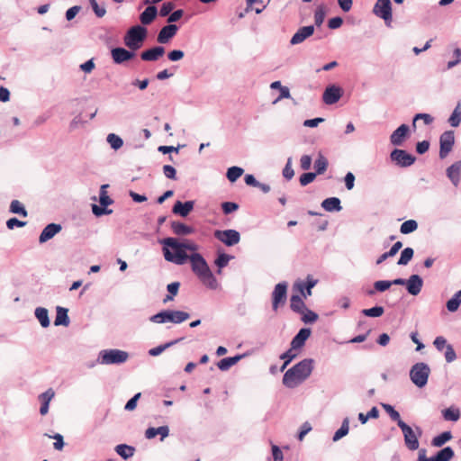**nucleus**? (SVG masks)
<instances>
[{
    "mask_svg": "<svg viewBox=\"0 0 461 461\" xmlns=\"http://www.w3.org/2000/svg\"><path fill=\"white\" fill-rule=\"evenodd\" d=\"M313 368L314 360L312 358L303 359L284 374V385L291 389L296 387L311 375Z\"/></svg>",
    "mask_w": 461,
    "mask_h": 461,
    "instance_id": "f257e3e1",
    "label": "nucleus"
},
{
    "mask_svg": "<svg viewBox=\"0 0 461 461\" xmlns=\"http://www.w3.org/2000/svg\"><path fill=\"white\" fill-rule=\"evenodd\" d=\"M188 259L192 271L201 283L211 290H216L219 287V283L204 258L200 253L194 252L188 256Z\"/></svg>",
    "mask_w": 461,
    "mask_h": 461,
    "instance_id": "f03ea898",
    "label": "nucleus"
},
{
    "mask_svg": "<svg viewBox=\"0 0 461 461\" xmlns=\"http://www.w3.org/2000/svg\"><path fill=\"white\" fill-rule=\"evenodd\" d=\"M161 243L164 245L162 251L167 261L179 266L187 261L188 255L185 251H183L182 242H179L176 238H166Z\"/></svg>",
    "mask_w": 461,
    "mask_h": 461,
    "instance_id": "7ed1b4c3",
    "label": "nucleus"
},
{
    "mask_svg": "<svg viewBox=\"0 0 461 461\" xmlns=\"http://www.w3.org/2000/svg\"><path fill=\"white\" fill-rule=\"evenodd\" d=\"M190 318V314L186 312L177 310H165L161 311L149 318V321L154 323H166L172 322L180 324Z\"/></svg>",
    "mask_w": 461,
    "mask_h": 461,
    "instance_id": "20e7f679",
    "label": "nucleus"
},
{
    "mask_svg": "<svg viewBox=\"0 0 461 461\" xmlns=\"http://www.w3.org/2000/svg\"><path fill=\"white\" fill-rule=\"evenodd\" d=\"M148 31L142 25H134L131 27L124 35V44L132 50H137L141 47L142 42L147 38Z\"/></svg>",
    "mask_w": 461,
    "mask_h": 461,
    "instance_id": "39448f33",
    "label": "nucleus"
},
{
    "mask_svg": "<svg viewBox=\"0 0 461 461\" xmlns=\"http://www.w3.org/2000/svg\"><path fill=\"white\" fill-rule=\"evenodd\" d=\"M129 358V353L117 349H103L98 354L97 361L102 365H120L126 362Z\"/></svg>",
    "mask_w": 461,
    "mask_h": 461,
    "instance_id": "423d86ee",
    "label": "nucleus"
},
{
    "mask_svg": "<svg viewBox=\"0 0 461 461\" xmlns=\"http://www.w3.org/2000/svg\"><path fill=\"white\" fill-rule=\"evenodd\" d=\"M400 429L402 431L404 443L408 449L414 451L420 447L419 438L422 435V429L419 426H415L414 429L405 422H401Z\"/></svg>",
    "mask_w": 461,
    "mask_h": 461,
    "instance_id": "0eeeda50",
    "label": "nucleus"
},
{
    "mask_svg": "<svg viewBox=\"0 0 461 461\" xmlns=\"http://www.w3.org/2000/svg\"><path fill=\"white\" fill-rule=\"evenodd\" d=\"M430 374V368L428 364L419 362L414 364L410 370V378L411 382L419 388L424 387Z\"/></svg>",
    "mask_w": 461,
    "mask_h": 461,
    "instance_id": "6e6552de",
    "label": "nucleus"
},
{
    "mask_svg": "<svg viewBox=\"0 0 461 461\" xmlns=\"http://www.w3.org/2000/svg\"><path fill=\"white\" fill-rule=\"evenodd\" d=\"M109 185L107 184L101 185L99 194L100 205L95 203L92 204V212L96 217L111 214L113 212L112 209L107 208L109 205L113 203V200L107 194L106 188Z\"/></svg>",
    "mask_w": 461,
    "mask_h": 461,
    "instance_id": "1a4fd4ad",
    "label": "nucleus"
},
{
    "mask_svg": "<svg viewBox=\"0 0 461 461\" xmlns=\"http://www.w3.org/2000/svg\"><path fill=\"white\" fill-rule=\"evenodd\" d=\"M391 0H376L373 7V14L383 19L388 25L393 19Z\"/></svg>",
    "mask_w": 461,
    "mask_h": 461,
    "instance_id": "9d476101",
    "label": "nucleus"
},
{
    "mask_svg": "<svg viewBox=\"0 0 461 461\" xmlns=\"http://www.w3.org/2000/svg\"><path fill=\"white\" fill-rule=\"evenodd\" d=\"M287 287L288 284L285 281L276 285L272 292V308L274 311H277L280 306L285 303L287 299Z\"/></svg>",
    "mask_w": 461,
    "mask_h": 461,
    "instance_id": "9b49d317",
    "label": "nucleus"
},
{
    "mask_svg": "<svg viewBox=\"0 0 461 461\" xmlns=\"http://www.w3.org/2000/svg\"><path fill=\"white\" fill-rule=\"evenodd\" d=\"M390 158L393 162L401 167H411L416 161V158L413 155L408 153L404 149H394L390 154Z\"/></svg>",
    "mask_w": 461,
    "mask_h": 461,
    "instance_id": "f8f14e48",
    "label": "nucleus"
},
{
    "mask_svg": "<svg viewBox=\"0 0 461 461\" xmlns=\"http://www.w3.org/2000/svg\"><path fill=\"white\" fill-rule=\"evenodd\" d=\"M455 144L453 131H446L439 137V158H445L452 150Z\"/></svg>",
    "mask_w": 461,
    "mask_h": 461,
    "instance_id": "ddd939ff",
    "label": "nucleus"
},
{
    "mask_svg": "<svg viewBox=\"0 0 461 461\" xmlns=\"http://www.w3.org/2000/svg\"><path fill=\"white\" fill-rule=\"evenodd\" d=\"M214 237L228 247L234 246L240 240V232L232 229L215 230Z\"/></svg>",
    "mask_w": 461,
    "mask_h": 461,
    "instance_id": "4468645a",
    "label": "nucleus"
},
{
    "mask_svg": "<svg viewBox=\"0 0 461 461\" xmlns=\"http://www.w3.org/2000/svg\"><path fill=\"white\" fill-rule=\"evenodd\" d=\"M342 95V89L335 85H331L326 87L323 92L322 100L326 104H336Z\"/></svg>",
    "mask_w": 461,
    "mask_h": 461,
    "instance_id": "2eb2a0df",
    "label": "nucleus"
},
{
    "mask_svg": "<svg viewBox=\"0 0 461 461\" xmlns=\"http://www.w3.org/2000/svg\"><path fill=\"white\" fill-rule=\"evenodd\" d=\"M409 126L407 124L400 125L390 136V141L394 146H402L409 136Z\"/></svg>",
    "mask_w": 461,
    "mask_h": 461,
    "instance_id": "dca6fc26",
    "label": "nucleus"
},
{
    "mask_svg": "<svg viewBox=\"0 0 461 461\" xmlns=\"http://www.w3.org/2000/svg\"><path fill=\"white\" fill-rule=\"evenodd\" d=\"M111 55L115 64H122L131 59L135 56V53L122 47H117L112 50Z\"/></svg>",
    "mask_w": 461,
    "mask_h": 461,
    "instance_id": "f3484780",
    "label": "nucleus"
},
{
    "mask_svg": "<svg viewBox=\"0 0 461 461\" xmlns=\"http://www.w3.org/2000/svg\"><path fill=\"white\" fill-rule=\"evenodd\" d=\"M178 26L176 24H167L159 31L157 41L160 44L167 43L177 32Z\"/></svg>",
    "mask_w": 461,
    "mask_h": 461,
    "instance_id": "a211bd4d",
    "label": "nucleus"
},
{
    "mask_svg": "<svg viewBox=\"0 0 461 461\" xmlns=\"http://www.w3.org/2000/svg\"><path fill=\"white\" fill-rule=\"evenodd\" d=\"M422 286L423 279L419 275H411L407 279L406 289L411 295H418L420 293Z\"/></svg>",
    "mask_w": 461,
    "mask_h": 461,
    "instance_id": "6ab92c4d",
    "label": "nucleus"
},
{
    "mask_svg": "<svg viewBox=\"0 0 461 461\" xmlns=\"http://www.w3.org/2000/svg\"><path fill=\"white\" fill-rule=\"evenodd\" d=\"M314 32V26L313 25H308L301 27L291 38L290 43L292 45H297L302 43L303 41H305L307 38L312 36Z\"/></svg>",
    "mask_w": 461,
    "mask_h": 461,
    "instance_id": "aec40b11",
    "label": "nucleus"
},
{
    "mask_svg": "<svg viewBox=\"0 0 461 461\" xmlns=\"http://www.w3.org/2000/svg\"><path fill=\"white\" fill-rule=\"evenodd\" d=\"M165 53V48L162 46H154L145 50L140 53V59L144 61H156Z\"/></svg>",
    "mask_w": 461,
    "mask_h": 461,
    "instance_id": "412c9836",
    "label": "nucleus"
},
{
    "mask_svg": "<svg viewBox=\"0 0 461 461\" xmlns=\"http://www.w3.org/2000/svg\"><path fill=\"white\" fill-rule=\"evenodd\" d=\"M194 206V201H186L185 203L176 201L173 205L172 212L181 217H186L193 211Z\"/></svg>",
    "mask_w": 461,
    "mask_h": 461,
    "instance_id": "4be33fe9",
    "label": "nucleus"
},
{
    "mask_svg": "<svg viewBox=\"0 0 461 461\" xmlns=\"http://www.w3.org/2000/svg\"><path fill=\"white\" fill-rule=\"evenodd\" d=\"M311 329L309 328H302L298 333L292 339V341H291V347H292V349H300L302 348L307 339L310 337L311 335Z\"/></svg>",
    "mask_w": 461,
    "mask_h": 461,
    "instance_id": "5701e85b",
    "label": "nucleus"
},
{
    "mask_svg": "<svg viewBox=\"0 0 461 461\" xmlns=\"http://www.w3.org/2000/svg\"><path fill=\"white\" fill-rule=\"evenodd\" d=\"M62 227L58 223H50L48 224L41 231L39 237L40 243H45L50 239H52L57 233L61 230Z\"/></svg>",
    "mask_w": 461,
    "mask_h": 461,
    "instance_id": "b1692460",
    "label": "nucleus"
},
{
    "mask_svg": "<svg viewBox=\"0 0 461 461\" xmlns=\"http://www.w3.org/2000/svg\"><path fill=\"white\" fill-rule=\"evenodd\" d=\"M54 396L55 392L52 388H49L47 391H45L44 393H41L38 396V399L41 403V406L40 408L41 415L44 416L48 413L50 402L54 398Z\"/></svg>",
    "mask_w": 461,
    "mask_h": 461,
    "instance_id": "393cba45",
    "label": "nucleus"
},
{
    "mask_svg": "<svg viewBox=\"0 0 461 461\" xmlns=\"http://www.w3.org/2000/svg\"><path fill=\"white\" fill-rule=\"evenodd\" d=\"M447 176L455 186L458 185L461 179V161H456L447 168Z\"/></svg>",
    "mask_w": 461,
    "mask_h": 461,
    "instance_id": "a878e982",
    "label": "nucleus"
},
{
    "mask_svg": "<svg viewBox=\"0 0 461 461\" xmlns=\"http://www.w3.org/2000/svg\"><path fill=\"white\" fill-rule=\"evenodd\" d=\"M158 15V9L155 5H149L146 9L140 14V21L142 25L150 24Z\"/></svg>",
    "mask_w": 461,
    "mask_h": 461,
    "instance_id": "bb28decb",
    "label": "nucleus"
},
{
    "mask_svg": "<svg viewBox=\"0 0 461 461\" xmlns=\"http://www.w3.org/2000/svg\"><path fill=\"white\" fill-rule=\"evenodd\" d=\"M68 312V310L67 308H64L61 306H57L54 325L68 327L70 322Z\"/></svg>",
    "mask_w": 461,
    "mask_h": 461,
    "instance_id": "cd10ccee",
    "label": "nucleus"
},
{
    "mask_svg": "<svg viewBox=\"0 0 461 461\" xmlns=\"http://www.w3.org/2000/svg\"><path fill=\"white\" fill-rule=\"evenodd\" d=\"M321 207L326 212H339L342 210L341 202L338 197H329L322 201Z\"/></svg>",
    "mask_w": 461,
    "mask_h": 461,
    "instance_id": "c85d7f7f",
    "label": "nucleus"
},
{
    "mask_svg": "<svg viewBox=\"0 0 461 461\" xmlns=\"http://www.w3.org/2000/svg\"><path fill=\"white\" fill-rule=\"evenodd\" d=\"M317 280L312 278L311 276L307 277L306 283H296L295 286L300 291L302 295L304 298H307L312 294V289L316 285Z\"/></svg>",
    "mask_w": 461,
    "mask_h": 461,
    "instance_id": "c756f323",
    "label": "nucleus"
},
{
    "mask_svg": "<svg viewBox=\"0 0 461 461\" xmlns=\"http://www.w3.org/2000/svg\"><path fill=\"white\" fill-rule=\"evenodd\" d=\"M243 357L244 355H236L234 357L222 358L217 363V366L221 371H227L232 366L237 364Z\"/></svg>",
    "mask_w": 461,
    "mask_h": 461,
    "instance_id": "7c9ffc66",
    "label": "nucleus"
},
{
    "mask_svg": "<svg viewBox=\"0 0 461 461\" xmlns=\"http://www.w3.org/2000/svg\"><path fill=\"white\" fill-rule=\"evenodd\" d=\"M136 449L133 446L119 444L115 447V452L124 460L133 456Z\"/></svg>",
    "mask_w": 461,
    "mask_h": 461,
    "instance_id": "2f4dec72",
    "label": "nucleus"
},
{
    "mask_svg": "<svg viewBox=\"0 0 461 461\" xmlns=\"http://www.w3.org/2000/svg\"><path fill=\"white\" fill-rule=\"evenodd\" d=\"M34 315L39 321L42 328H48L50 324L49 312L44 307H37L34 311Z\"/></svg>",
    "mask_w": 461,
    "mask_h": 461,
    "instance_id": "473e14b6",
    "label": "nucleus"
},
{
    "mask_svg": "<svg viewBox=\"0 0 461 461\" xmlns=\"http://www.w3.org/2000/svg\"><path fill=\"white\" fill-rule=\"evenodd\" d=\"M183 339H184V338L182 337V338H178L176 339L171 340L169 342H167L165 344L158 345V347L150 348L148 353L151 357H157V356L160 355L162 352H164L166 349L179 343Z\"/></svg>",
    "mask_w": 461,
    "mask_h": 461,
    "instance_id": "72a5a7b5",
    "label": "nucleus"
},
{
    "mask_svg": "<svg viewBox=\"0 0 461 461\" xmlns=\"http://www.w3.org/2000/svg\"><path fill=\"white\" fill-rule=\"evenodd\" d=\"M290 308L296 313H303L306 305L300 295L293 294L290 298Z\"/></svg>",
    "mask_w": 461,
    "mask_h": 461,
    "instance_id": "f704fd0d",
    "label": "nucleus"
},
{
    "mask_svg": "<svg viewBox=\"0 0 461 461\" xmlns=\"http://www.w3.org/2000/svg\"><path fill=\"white\" fill-rule=\"evenodd\" d=\"M171 229L176 235H189L194 232V229L180 221H172Z\"/></svg>",
    "mask_w": 461,
    "mask_h": 461,
    "instance_id": "c9c22d12",
    "label": "nucleus"
},
{
    "mask_svg": "<svg viewBox=\"0 0 461 461\" xmlns=\"http://www.w3.org/2000/svg\"><path fill=\"white\" fill-rule=\"evenodd\" d=\"M392 286V283L389 280H379L374 283V288L366 291L368 296H373L375 292L383 293Z\"/></svg>",
    "mask_w": 461,
    "mask_h": 461,
    "instance_id": "e433bc0d",
    "label": "nucleus"
},
{
    "mask_svg": "<svg viewBox=\"0 0 461 461\" xmlns=\"http://www.w3.org/2000/svg\"><path fill=\"white\" fill-rule=\"evenodd\" d=\"M402 243L401 241L395 242L391 249L383 253L377 259H376V265H380L384 260H386L389 258H392L397 254V252L402 249Z\"/></svg>",
    "mask_w": 461,
    "mask_h": 461,
    "instance_id": "4c0bfd02",
    "label": "nucleus"
},
{
    "mask_svg": "<svg viewBox=\"0 0 461 461\" xmlns=\"http://www.w3.org/2000/svg\"><path fill=\"white\" fill-rule=\"evenodd\" d=\"M452 438L451 431H444L439 435L434 437L431 440V445L435 447H440Z\"/></svg>",
    "mask_w": 461,
    "mask_h": 461,
    "instance_id": "58836bf2",
    "label": "nucleus"
},
{
    "mask_svg": "<svg viewBox=\"0 0 461 461\" xmlns=\"http://www.w3.org/2000/svg\"><path fill=\"white\" fill-rule=\"evenodd\" d=\"M461 303V290L455 293V294L447 302V309L450 312L457 311Z\"/></svg>",
    "mask_w": 461,
    "mask_h": 461,
    "instance_id": "ea45409f",
    "label": "nucleus"
},
{
    "mask_svg": "<svg viewBox=\"0 0 461 461\" xmlns=\"http://www.w3.org/2000/svg\"><path fill=\"white\" fill-rule=\"evenodd\" d=\"M455 456L453 448L449 446L443 447L435 455L437 461H450Z\"/></svg>",
    "mask_w": 461,
    "mask_h": 461,
    "instance_id": "a19ab883",
    "label": "nucleus"
},
{
    "mask_svg": "<svg viewBox=\"0 0 461 461\" xmlns=\"http://www.w3.org/2000/svg\"><path fill=\"white\" fill-rule=\"evenodd\" d=\"M382 408L386 411V413L390 416V418L397 422L398 427H400L401 422H404L400 416L399 411H397L393 406L388 403H382Z\"/></svg>",
    "mask_w": 461,
    "mask_h": 461,
    "instance_id": "79ce46f5",
    "label": "nucleus"
},
{
    "mask_svg": "<svg viewBox=\"0 0 461 461\" xmlns=\"http://www.w3.org/2000/svg\"><path fill=\"white\" fill-rule=\"evenodd\" d=\"M328 159L322 154H319L318 158L314 161V173H316V175L324 173L328 167Z\"/></svg>",
    "mask_w": 461,
    "mask_h": 461,
    "instance_id": "37998d69",
    "label": "nucleus"
},
{
    "mask_svg": "<svg viewBox=\"0 0 461 461\" xmlns=\"http://www.w3.org/2000/svg\"><path fill=\"white\" fill-rule=\"evenodd\" d=\"M349 430V420L348 418H345L342 421L340 428L334 433L333 441H338L346 435H348Z\"/></svg>",
    "mask_w": 461,
    "mask_h": 461,
    "instance_id": "c03bdc74",
    "label": "nucleus"
},
{
    "mask_svg": "<svg viewBox=\"0 0 461 461\" xmlns=\"http://www.w3.org/2000/svg\"><path fill=\"white\" fill-rule=\"evenodd\" d=\"M414 250L413 249L407 247L403 249L401 252L400 258L397 262L400 266H406L413 258Z\"/></svg>",
    "mask_w": 461,
    "mask_h": 461,
    "instance_id": "a18cd8bd",
    "label": "nucleus"
},
{
    "mask_svg": "<svg viewBox=\"0 0 461 461\" xmlns=\"http://www.w3.org/2000/svg\"><path fill=\"white\" fill-rule=\"evenodd\" d=\"M10 212L19 214L23 217H26L28 212L23 204L18 200H13L9 208Z\"/></svg>",
    "mask_w": 461,
    "mask_h": 461,
    "instance_id": "49530a36",
    "label": "nucleus"
},
{
    "mask_svg": "<svg viewBox=\"0 0 461 461\" xmlns=\"http://www.w3.org/2000/svg\"><path fill=\"white\" fill-rule=\"evenodd\" d=\"M442 416L446 420L457 421L460 418V411L456 408H447L442 411Z\"/></svg>",
    "mask_w": 461,
    "mask_h": 461,
    "instance_id": "de8ad7c7",
    "label": "nucleus"
},
{
    "mask_svg": "<svg viewBox=\"0 0 461 461\" xmlns=\"http://www.w3.org/2000/svg\"><path fill=\"white\" fill-rule=\"evenodd\" d=\"M106 140L110 144L111 148L114 150H118L123 145L122 139L115 133H109L107 135Z\"/></svg>",
    "mask_w": 461,
    "mask_h": 461,
    "instance_id": "09e8293b",
    "label": "nucleus"
},
{
    "mask_svg": "<svg viewBox=\"0 0 461 461\" xmlns=\"http://www.w3.org/2000/svg\"><path fill=\"white\" fill-rule=\"evenodd\" d=\"M418 229V222L415 220H407L402 223L400 231L402 234H410Z\"/></svg>",
    "mask_w": 461,
    "mask_h": 461,
    "instance_id": "8fccbe9b",
    "label": "nucleus"
},
{
    "mask_svg": "<svg viewBox=\"0 0 461 461\" xmlns=\"http://www.w3.org/2000/svg\"><path fill=\"white\" fill-rule=\"evenodd\" d=\"M88 4L90 5L96 17L102 18L105 15L106 8L104 4L99 5L96 0H88Z\"/></svg>",
    "mask_w": 461,
    "mask_h": 461,
    "instance_id": "3c124183",
    "label": "nucleus"
},
{
    "mask_svg": "<svg viewBox=\"0 0 461 461\" xmlns=\"http://www.w3.org/2000/svg\"><path fill=\"white\" fill-rule=\"evenodd\" d=\"M448 122L452 127L459 126L461 122V107L458 104L454 111L452 112L450 117L448 118Z\"/></svg>",
    "mask_w": 461,
    "mask_h": 461,
    "instance_id": "603ef678",
    "label": "nucleus"
},
{
    "mask_svg": "<svg viewBox=\"0 0 461 461\" xmlns=\"http://www.w3.org/2000/svg\"><path fill=\"white\" fill-rule=\"evenodd\" d=\"M243 172V168L233 166L228 168L226 176L229 179V181L235 182L239 177L241 176Z\"/></svg>",
    "mask_w": 461,
    "mask_h": 461,
    "instance_id": "864d4df0",
    "label": "nucleus"
},
{
    "mask_svg": "<svg viewBox=\"0 0 461 461\" xmlns=\"http://www.w3.org/2000/svg\"><path fill=\"white\" fill-rule=\"evenodd\" d=\"M232 258H233L232 256L228 255L226 253H221V254L218 255V257L216 258V259L214 261V264L219 268L218 273H221V269L225 267L228 265L229 261Z\"/></svg>",
    "mask_w": 461,
    "mask_h": 461,
    "instance_id": "5fc2aeb1",
    "label": "nucleus"
},
{
    "mask_svg": "<svg viewBox=\"0 0 461 461\" xmlns=\"http://www.w3.org/2000/svg\"><path fill=\"white\" fill-rule=\"evenodd\" d=\"M384 307L378 306V305L374 306L369 309H364L362 311V314H364L365 316H367V317H372V318L380 317L384 314Z\"/></svg>",
    "mask_w": 461,
    "mask_h": 461,
    "instance_id": "6e6d98bb",
    "label": "nucleus"
},
{
    "mask_svg": "<svg viewBox=\"0 0 461 461\" xmlns=\"http://www.w3.org/2000/svg\"><path fill=\"white\" fill-rule=\"evenodd\" d=\"M294 349H292L291 347L288 350L280 356V358L284 360V364L280 368L281 371H284L285 368L290 364V362L296 357L297 355L294 352Z\"/></svg>",
    "mask_w": 461,
    "mask_h": 461,
    "instance_id": "4d7b16f0",
    "label": "nucleus"
},
{
    "mask_svg": "<svg viewBox=\"0 0 461 461\" xmlns=\"http://www.w3.org/2000/svg\"><path fill=\"white\" fill-rule=\"evenodd\" d=\"M303 316L301 318L302 321L304 323H313L318 320V314L312 310H309L307 307L304 310L303 313H301Z\"/></svg>",
    "mask_w": 461,
    "mask_h": 461,
    "instance_id": "13d9d810",
    "label": "nucleus"
},
{
    "mask_svg": "<svg viewBox=\"0 0 461 461\" xmlns=\"http://www.w3.org/2000/svg\"><path fill=\"white\" fill-rule=\"evenodd\" d=\"M325 9L322 5L318 6L314 12V23L317 27H320L325 19Z\"/></svg>",
    "mask_w": 461,
    "mask_h": 461,
    "instance_id": "bf43d9fd",
    "label": "nucleus"
},
{
    "mask_svg": "<svg viewBox=\"0 0 461 461\" xmlns=\"http://www.w3.org/2000/svg\"><path fill=\"white\" fill-rule=\"evenodd\" d=\"M283 176L287 180H290L294 177V171L292 167V158H288L287 162L283 169Z\"/></svg>",
    "mask_w": 461,
    "mask_h": 461,
    "instance_id": "052dcab7",
    "label": "nucleus"
},
{
    "mask_svg": "<svg viewBox=\"0 0 461 461\" xmlns=\"http://www.w3.org/2000/svg\"><path fill=\"white\" fill-rule=\"evenodd\" d=\"M316 176L317 175L314 172L303 173L299 178L301 185L305 186L309 185L315 179Z\"/></svg>",
    "mask_w": 461,
    "mask_h": 461,
    "instance_id": "680f3d73",
    "label": "nucleus"
},
{
    "mask_svg": "<svg viewBox=\"0 0 461 461\" xmlns=\"http://www.w3.org/2000/svg\"><path fill=\"white\" fill-rule=\"evenodd\" d=\"M221 209L224 214H230L239 209V204L234 202H224L221 203Z\"/></svg>",
    "mask_w": 461,
    "mask_h": 461,
    "instance_id": "e2e57ef3",
    "label": "nucleus"
},
{
    "mask_svg": "<svg viewBox=\"0 0 461 461\" xmlns=\"http://www.w3.org/2000/svg\"><path fill=\"white\" fill-rule=\"evenodd\" d=\"M175 5L171 2H165L162 4L160 10H159V15L162 17H166L167 15H170L174 9Z\"/></svg>",
    "mask_w": 461,
    "mask_h": 461,
    "instance_id": "0e129e2a",
    "label": "nucleus"
},
{
    "mask_svg": "<svg viewBox=\"0 0 461 461\" xmlns=\"http://www.w3.org/2000/svg\"><path fill=\"white\" fill-rule=\"evenodd\" d=\"M445 359L447 363H451L456 359V354L451 344L446 346Z\"/></svg>",
    "mask_w": 461,
    "mask_h": 461,
    "instance_id": "69168bd1",
    "label": "nucleus"
},
{
    "mask_svg": "<svg viewBox=\"0 0 461 461\" xmlns=\"http://www.w3.org/2000/svg\"><path fill=\"white\" fill-rule=\"evenodd\" d=\"M453 55H454V57H456V59L450 60L447 62V69H450V68L456 67V65H458L461 62V49L456 48L453 51Z\"/></svg>",
    "mask_w": 461,
    "mask_h": 461,
    "instance_id": "338daca9",
    "label": "nucleus"
},
{
    "mask_svg": "<svg viewBox=\"0 0 461 461\" xmlns=\"http://www.w3.org/2000/svg\"><path fill=\"white\" fill-rule=\"evenodd\" d=\"M184 56H185L184 51L180 50H174L167 53V59L173 62L182 59L184 58Z\"/></svg>",
    "mask_w": 461,
    "mask_h": 461,
    "instance_id": "774afa93",
    "label": "nucleus"
}]
</instances>
